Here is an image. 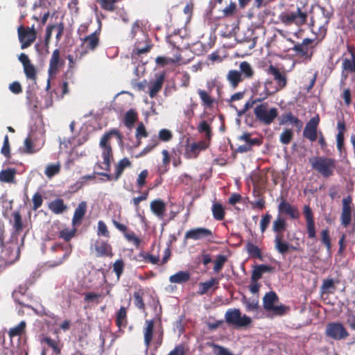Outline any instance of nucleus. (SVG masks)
I'll return each instance as SVG.
<instances>
[{
	"label": "nucleus",
	"mask_w": 355,
	"mask_h": 355,
	"mask_svg": "<svg viewBox=\"0 0 355 355\" xmlns=\"http://www.w3.org/2000/svg\"><path fill=\"white\" fill-rule=\"evenodd\" d=\"M313 169L319 173L323 178L332 176L336 166V159L324 156H317L309 159Z\"/></svg>",
	"instance_id": "7ed1b4c3"
},
{
	"label": "nucleus",
	"mask_w": 355,
	"mask_h": 355,
	"mask_svg": "<svg viewBox=\"0 0 355 355\" xmlns=\"http://www.w3.org/2000/svg\"><path fill=\"white\" fill-rule=\"evenodd\" d=\"M273 271L274 268L271 266L265 264L257 265L254 267L252 272L251 281L252 282H257L262 277L263 273L272 272Z\"/></svg>",
	"instance_id": "393cba45"
},
{
	"label": "nucleus",
	"mask_w": 355,
	"mask_h": 355,
	"mask_svg": "<svg viewBox=\"0 0 355 355\" xmlns=\"http://www.w3.org/2000/svg\"><path fill=\"white\" fill-rule=\"evenodd\" d=\"M227 261V258L226 256H225L223 254L218 255L214 261V266L213 268L214 272H216V273L219 272L223 268V266Z\"/></svg>",
	"instance_id": "864d4df0"
},
{
	"label": "nucleus",
	"mask_w": 355,
	"mask_h": 355,
	"mask_svg": "<svg viewBox=\"0 0 355 355\" xmlns=\"http://www.w3.org/2000/svg\"><path fill=\"white\" fill-rule=\"evenodd\" d=\"M98 2L103 10L113 12L115 8V4L117 2L116 0H96Z\"/></svg>",
	"instance_id": "3c124183"
},
{
	"label": "nucleus",
	"mask_w": 355,
	"mask_h": 355,
	"mask_svg": "<svg viewBox=\"0 0 355 355\" xmlns=\"http://www.w3.org/2000/svg\"><path fill=\"white\" fill-rule=\"evenodd\" d=\"M60 50L58 49L53 51L48 69V73L50 78L55 76L59 71V69L64 64V62L60 59Z\"/></svg>",
	"instance_id": "a211bd4d"
},
{
	"label": "nucleus",
	"mask_w": 355,
	"mask_h": 355,
	"mask_svg": "<svg viewBox=\"0 0 355 355\" xmlns=\"http://www.w3.org/2000/svg\"><path fill=\"white\" fill-rule=\"evenodd\" d=\"M76 230H69L68 228L64 229L60 232L59 238L62 239L64 241L69 242L74 237Z\"/></svg>",
	"instance_id": "bf43d9fd"
},
{
	"label": "nucleus",
	"mask_w": 355,
	"mask_h": 355,
	"mask_svg": "<svg viewBox=\"0 0 355 355\" xmlns=\"http://www.w3.org/2000/svg\"><path fill=\"white\" fill-rule=\"evenodd\" d=\"M226 80L230 87L233 89H236L239 87V84L244 80L239 71L236 69H231L228 71L226 75Z\"/></svg>",
	"instance_id": "bb28decb"
},
{
	"label": "nucleus",
	"mask_w": 355,
	"mask_h": 355,
	"mask_svg": "<svg viewBox=\"0 0 355 355\" xmlns=\"http://www.w3.org/2000/svg\"><path fill=\"white\" fill-rule=\"evenodd\" d=\"M16 170L8 168L0 171V181L6 183H12L15 181Z\"/></svg>",
	"instance_id": "58836bf2"
},
{
	"label": "nucleus",
	"mask_w": 355,
	"mask_h": 355,
	"mask_svg": "<svg viewBox=\"0 0 355 355\" xmlns=\"http://www.w3.org/2000/svg\"><path fill=\"white\" fill-rule=\"evenodd\" d=\"M139 257L143 258L146 263H150L152 264H159L160 262L159 257L150 254L149 253L143 252L139 254Z\"/></svg>",
	"instance_id": "4d7b16f0"
},
{
	"label": "nucleus",
	"mask_w": 355,
	"mask_h": 355,
	"mask_svg": "<svg viewBox=\"0 0 355 355\" xmlns=\"http://www.w3.org/2000/svg\"><path fill=\"white\" fill-rule=\"evenodd\" d=\"M239 140L243 141L246 144H249L254 146H261L262 141L259 138H251V134L249 132H244L242 135L239 137Z\"/></svg>",
	"instance_id": "de8ad7c7"
},
{
	"label": "nucleus",
	"mask_w": 355,
	"mask_h": 355,
	"mask_svg": "<svg viewBox=\"0 0 355 355\" xmlns=\"http://www.w3.org/2000/svg\"><path fill=\"white\" fill-rule=\"evenodd\" d=\"M288 40L294 44L291 49L295 51L297 56L302 58L306 61L311 60L314 49L318 44L315 40L304 38L301 43H295V41L291 38Z\"/></svg>",
	"instance_id": "423d86ee"
},
{
	"label": "nucleus",
	"mask_w": 355,
	"mask_h": 355,
	"mask_svg": "<svg viewBox=\"0 0 355 355\" xmlns=\"http://www.w3.org/2000/svg\"><path fill=\"white\" fill-rule=\"evenodd\" d=\"M238 71L243 80L252 79L254 75V70L247 61H243L240 63L239 70Z\"/></svg>",
	"instance_id": "2f4dec72"
},
{
	"label": "nucleus",
	"mask_w": 355,
	"mask_h": 355,
	"mask_svg": "<svg viewBox=\"0 0 355 355\" xmlns=\"http://www.w3.org/2000/svg\"><path fill=\"white\" fill-rule=\"evenodd\" d=\"M87 211V203L85 201L80 202L75 209L72 222L73 224L80 223L83 218Z\"/></svg>",
	"instance_id": "f704fd0d"
},
{
	"label": "nucleus",
	"mask_w": 355,
	"mask_h": 355,
	"mask_svg": "<svg viewBox=\"0 0 355 355\" xmlns=\"http://www.w3.org/2000/svg\"><path fill=\"white\" fill-rule=\"evenodd\" d=\"M101 32V28L92 33L89 35L85 37L83 41L84 44L85 45V48L87 49L94 51L95 50L99 44V35Z\"/></svg>",
	"instance_id": "a878e982"
},
{
	"label": "nucleus",
	"mask_w": 355,
	"mask_h": 355,
	"mask_svg": "<svg viewBox=\"0 0 355 355\" xmlns=\"http://www.w3.org/2000/svg\"><path fill=\"white\" fill-rule=\"evenodd\" d=\"M49 209L55 214H60L67 211V206L62 198H56L48 205Z\"/></svg>",
	"instance_id": "7c9ffc66"
},
{
	"label": "nucleus",
	"mask_w": 355,
	"mask_h": 355,
	"mask_svg": "<svg viewBox=\"0 0 355 355\" xmlns=\"http://www.w3.org/2000/svg\"><path fill=\"white\" fill-rule=\"evenodd\" d=\"M272 84V82L269 80H266L263 84H262L260 81H256L253 83L252 92L253 96H255L254 98L257 100V101L262 103L270 96L275 93L274 90L270 91L269 89L268 85Z\"/></svg>",
	"instance_id": "1a4fd4ad"
},
{
	"label": "nucleus",
	"mask_w": 355,
	"mask_h": 355,
	"mask_svg": "<svg viewBox=\"0 0 355 355\" xmlns=\"http://www.w3.org/2000/svg\"><path fill=\"white\" fill-rule=\"evenodd\" d=\"M347 49L351 58H343L341 77L343 80H346L349 73H354L352 80L355 82V46L347 45Z\"/></svg>",
	"instance_id": "9d476101"
},
{
	"label": "nucleus",
	"mask_w": 355,
	"mask_h": 355,
	"mask_svg": "<svg viewBox=\"0 0 355 355\" xmlns=\"http://www.w3.org/2000/svg\"><path fill=\"white\" fill-rule=\"evenodd\" d=\"M307 18V12L299 7L295 12H284L279 15V19L286 26L295 24L297 26H302L306 23Z\"/></svg>",
	"instance_id": "0eeeda50"
},
{
	"label": "nucleus",
	"mask_w": 355,
	"mask_h": 355,
	"mask_svg": "<svg viewBox=\"0 0 355 355\" xmlns=\"http://www.w3.org/2000/svg\"><path fill=\"white\" fill-rule=\"evenodd\" d=\"M115 323L119 331H121L122 328H125L128 325V314L125 307L121 306L116 311Z\"/></svg>",
	"instance_id": "c85d7f7f"
},
{
	"label": "nucleus",
	"mask_w": 355,
	"mask_h": 355,
	"mask_svg": "<svg viewBox=\"0 0 355 355\" xmlns=\"http://www.w3.org/2000/svg\"><path fill=\"white\" fill-rule=\"evenodd\" d=\"M37 149H35L33 141L30 137H27L24 140V152L27 154H33L37 152Z\"/></svg>",
	"instance_id": "774afa93"
},
{
	"label": "nucleus",
	"mask_w": 355,
	"mask_h": 355,
	"mask_svg": "<svg viewBox=\"0 0 355 355\" xmlns=\"http://www.w3.org/2000/svg\"><path fill=\"white\" fill-rule=\"evenodd\" d=\"M326 335L334 340H340L349 336V333L340 322H330L327 325Z\"/></svg>",
	"instance_id": "9b49d317"
},
{
	"label": "nucleus",
	"mask_w": 355,
	"mask_h": 355,
	"mask_svg": "<svg viewBox=\"0 0 355 355\" xmlns=\"http://www.w3.org/2000/svg\"><path fill=\"white\" fill-rule=\"evenodd\" d=\"M94 248L96 252V257H112L114 255L112 245L103 240H97L94 244Z\"/></svg>",
	"instance_id": "412c9836"
},
{
	"label": "nucleus",
	"mask_w": 355,
	"mask_h": 355,
	"mask_svg": "<svg viewBox=\"0 0 355 355\" xmlns=\"http://www.w3.org/2000/svg\"><path fill=\"white\" fill-rule=\"evenodd\" d=\"M320 122V118L317 115L312 117L306 124L303 131L304 137L311 141H315L318 137V127Z\"/></svg>",
	"instance_id": "f3484780"
},
{
	"label": "nucleus",
	"mask_w": 355,
	"mask_h": 355,
	"mask_svg": "<svg viewBox=\"0 0 355 355\" xmlns=\"http://www.w3.org/2000/svg\"><path fill=\"white\" fill-rule=\"evenodd\" d=\"M198 130L200 133H205V137L208 140L211 137V128L209 124L206 121H202L200 123Z\"/></svg>",
	"instance_id": "5fc2aeb1"
},
{
	"label": "nucleus",
	"mask_w": 355,
	"mask_h": 355,
	"mask_svg": "<svg viewBox=\"0 0 355 355\" xmlns=\"http://www.w3.org/2000/svg\"><path fill=\"white\" fill-rule=\"evenodd\" d=\"M26 323L25 321H21L17 326L10 329L8 336L10 339L15 336H21L25 331Z\"/></svg>",
	"instance_id": "37998d69"
},
{
	"label": "nucleus",
	"mask_w": 355,
	"mask_h": 355,
	"mask_svg": "<svg viewBox=\"0 0 355 355\" xmlns=\"http://www.w3.org/2000/svg\"><path fill=\"white\" fill-rule=\"evenodd\" d=\"M131 165V162L129 160L128 158L124 157L122 159H121L115 165L114 180H118L123 174L124 170L126 168L130 167Z\"/></svg>",
	"instance_id": "72a5a7b5"
},
{
	"label": "nucleus",
	"mask_w": 355,
	"mask_h": 355,
	"mask_svg": "<svg viewBox=\"0 0 355 355\" xmlns=\"http://www.w3.org/2000/svg\"><path fill=\"white\" fill-rule=\"evenodd\" d=\"M159 141L167 142L172 139L173 134L168 129H162L159 131L158 137Z\"/></svg>",
	"instance_id": "69168bd1"
},
{
	"label": "nucleus",
	"mask_w": 355,
	"mask_h": 355,
	"mask_svg": "<svg viewBox=\"0 0 355 355\" xmlns=\"http://www.w3.org/2000/svg\"><path fill=\"white\" fill-rule=\"evenodd\" d=\"M267 73L272 75L277 83V87L274 89L275 93L286 87L287 77L285 72L280 71L279 69L270 64L267 69Z\"/></svg>",
	"instance_id": "dca6fc26"
},
{
	"label": "nucleus",
	"mask_w": 355,
	"mask_h": 355,
	"mask_svg": "<svg viewBox=\"0 0 355 355\" xmlns=\"http://www.w3.org/2000/svg\"><path fill=\"white\" fill-rule=\"evenodd\" d=\"M17 31L19 40L21 44V48L22 49L30 46L35 40L36 32L33 28H30L27 27V28H25L23 26H20L18 28Z\"/></svg>",
	"instance_id": "4468645a"
},
{
	"label": "nucleus",
	"mask_w": 355,
	"mask_h": 355,
	"mask_svg": "<svg viewBox=\"0 0 355 355\" xmlns=\"http://www.w3.org/2000/svg\"><path fill=\"white\" fill-rule=\"evenodd\" d=\"M1 257L10 266L17 261L20 257V250L17 243H10L5 245L1 250Z\"/></svg>",
	"instance_id": "f8f14e48"
},
{
	"label": "nucleus",
	"mask_w": 355,
	"mask_h": 355,
	"mask_svg": "<svg viewBox=\"0 0 355 355\" xmlns=\"http://www.w3.org/2000/svg\"><path fill=\"white\" fill-rule=\"evenodd\" d=\"M144 293L141 291H136L133 294L134 304L139 310L145 311V303L143 300Z\"/></svg>",
	"instance_id": "8fccbe9b"
},
{
	"label": "nucleus",
	"mask_w": 355,
	"mask_h": 355,
	"mask_svg": "<svg viewBox=\"0 0 355 355\" xmlns=\"http://www.w3.org/2000/svg\"><path fill=\"white\" fill-rule=\"evenodd\" d=\"M293 137V132L291 129H285L281 133L279 141L282 144L287 145L290 144Z\"/></svg>",
	"instance_id": "6e6d98bb"
},
{
	"label": "nucleus",
	"mask_w": 355,
	"mask_h": 355,
	"mask_svg": "<svg viewBox=\"0 0 355 355\" xmlns=\"http://www.w3.org/2000/svg\"><path fill=\"white\" fill-rule=\"evenodd\" d=\"M243 303L248 311H257L259 308V301L257 300H250L245 299Z\"/></svg>",
	"instance_id": "338daca9"
},
{
	"label": "nucleus",
	"mask_w": 355,
	"mask_h": 355,
	"mask_svg": "<svg viewBox=\"0 0 355 355\" xmlns=\"http://www.w3.org/2000/svg\"><path fill=\"white\" fill-rule=\"evenodd\" d=\"M225 322L236 328L247 327L252 322L250 317L243 315L238 309H230L225 314Z\"/></svg>",
	"instance_id": "6e6552de"
},
{
	"label": "nucleus",
	"mask_w": 355,
	"mask_h": 355,
	"mask_svg": "<svg viewBox=\"0 0 355 355\" xmlns=\"http://www.w3.org/2000/svg\"><path fill=\"white\" fill-rule=\"evenodd\" d=\"M254 114L257 121L263 125H269L278 116L279 112L277 108L274 107L269 108L267 102H262L254 107Z\"/></svg>",
	"instance_id": "20e7f679"
},
{
	"label": "nucleus",
	"mask_w": 355,
	"mask_h": 355,
	"mask_svg": "<svg viewBox=\"0 0 355 355\" xmlns=\"http://www.w3.org/2000/svg\"><path fill=\"white\" fill-rule=\"evenodd\" d=\"M208 146L209 144L204 140L190 144V139L187 138L185 144L184 157L187 159H195L201 150L207 149Z\"/></svg>",
	"instance_id": "ddd939ff"
},
{
	"label": "nucleus",
	"mask_w": 355,
	"mask_h": 355,
	"mask_svg": "<svg viewBox=\"0 0 355 355\" xmlns=\"http://www.w3.org/2000/svg\"><path fill=\"white\" fill-rule=\"evenodd\" d=\"M24 71L27 79L35 80L37 78V70L35 66L31 62L24 67Z\"/></svg>",
	"instance_id": "09e8293b"
},
{
	"label": "nucleus",
	"mask_w": 355,
	"mask_h": 355,
	"mask_svg": "<svg viewBox=\"0 0 355 355\" xmlns=\"http://www.w3.org/2000/svg\"><path fill=\"white\" fill-rule=\"evenodd\" d=\"M278 211L280 214L288 215L292 219H297L300 216L297 208L291 205L285 199H282L279 204Z\"/></svg>",
	"instance_id": "4be33fe9"
},
{
	"label": "nucleus",
	"mask_w": 355,
	"mask_h": 355,
	"mask_svg": "<svg viewBox=\"0 0 355 355\" xmlns=\"http://www.w3.org/2000/svg\"><path fill=\"white\" fill-rule=\"evenodd\" d=\"M124 262L123 259H117L113 264V271L116 275L117 279H119L124 270Z\"/></svg>",
	"instance_id": "13d9d810"
},
{
	"label": "nucleus",
	"mask_w": 355,
	"mask_h": 355,
	"mask_svg": "<svg viewBox=\"0 0 355 355\" xmlns=\"http://www.w3.org/2000/svg\"><path fill=\"white\" fill-rule=\"evenodd\" d=\"M236 4L235 2L231 1L229 6L222 10L221 18L233 17L236 12Z\"/></svg>",
	"instance_id": "603ef678"
},
{
	"label": "nucleus",
	"mask_w": 355,
	"mask_h": 355,
	"mask_svg": "<svg viewBox=\"0 0 355 355\" xmlns=\"http://www.w3.org/2000/svg\"><path fill=\"white\" fill-rule=\"evenodd\" d=\"M44 341L45 342V343L49 346L51 348H52L53 352L58 355V354H60L61 353V349L60 347H59V345H58V342L51 338H45L44 339Z\"/></svg>",
	"instance_id": "0e129e2a"
},
{
	"label": "nucleus",
	"mask_w": 355,
	"mask_h": 355,
	"mask_svg": "<svg viewBox=\"0 0 355 355\" xmlns=\"http://www.w3.org/2000/svg\"><path fill=\"white\" fill-rule=\"evenodd\" d=\"M288 123L295 125L298 129V130H300L303 126L302 121L300 120L297 117L295 116L291 112L282 114L279 121L280 125H285Z\"/></svg>",
	"instance_id": "c756f323"
},
{
	"label": "nucleus",
	"mask_w": 355,
	"mask_h": 355,
	"mask_svg": "<svg viewBox=\"0 0 355 355\" xmlns=\"http://www.w3.org/2000/svg\"><path fill=\"white\" fill-rule=\"evenodd\" d=\"M336 290L335 282L333 279L327 278L323 280L320 291L323 294H332Z\"/></svg>",
	"instance_id": "79ce46f5"
},
{
	"label": "nucleus",
	"mask_w": 355,
	"mask_h": 355,
	"mask_svg": "<svg viewBox=\"0 0 355 355\" xmlns=\"http://www.w3.org/2000/svg\"><path fill=\"white\" fill-rule=\"evenodd\" d=\"M60 171V166L57 164H49L46 167L45 175L48 178H52L56 174L59 173Z\"/></svg>",
	"instance_id": "052dcab7"
},
{
	"label": "nucleus",
	"mask_w": 355,
	"mask_h": 355,
	"mask_svg": "<svg viewBox=\"0 0 355 355\" xmlns=\"http://www.w3.org/2000/svg\"><path fill=\"white\" fill-rule=\"evenodd\" d=\"M33 207L32 209L34 211L37 210L43 203V197L40 192H36L33 194L32 198Z\"/></svg>",
	"instance_id": "680f3d73"
},
{
	"label": "nucleus",
	"mask_w": 355,
	"mask_h": 355,
	"mask_svg": "<svg viewBox=\"0 0 355 355\" xmlns=\"http://www.w3.org/2000/svg\"><path fill=\"white\" fill-rule=\"evenodd\" d=\"M354 205L352 204V200L350 196H347L343 199V207L340 215L341 225L344 227H347L351 222L352 217V210Z\"/></svg>",
	"instance_id": "2eb2a0df"
},
{
	"label": "nucleus",
	"mask_w": 355,
	"mask_h": 355,
	"mask_svg": "<svg viewBox=\"0 0 355 355\" xmlns=\"http://www.w3.org/2000/svg\"><path fill=\"white\" fill-rule=\"evenodd\" d=\"M290 310L288 306L284 304L275 305L270 311H272L273 315L282 316L285 315Z\"/></svg>",
	"instance_id": "e2e57ef3"
},
{
	"label": "nucleus",
	"mask_w": 355,
	"mask_h": 355,
	"mask_svg": "<svg viewBox=\"0 0 355 355\" xmlns=\"http://www.w3.org/2000/svg\"><path fill=\"white\" fill-rule=\"evenodd\" d=\"M205 238H213L212 232L205 227H197L191 229L185 233V239L200 240Z\"/></svg>",
	"instance_id": "aec40b11"
},
{
	"label": "nucleus",
	"mask_w": 355,
	"mask_h": 355,
	"mask_svg": "<svg viewBox=\"0 0 355 355\" xmlns=\"http://www.w3.org/2000/svg\"><path fill=\"white\" fill-rule=\"evenodd\" d=\"M144 329V340L146 347H149L153 342L155 322L153 320H147Z\"/></svg>",
	"instance_id": "cd10ccee"
},
{
	"label": "nucleus",
	"mask_w": 355,
	"mask_h": 355,
	"mask_svg": "<svg viewBox=\"0 0 355 355\" xmlns=\"http://www.w3.org/2000/svg\"><path fill=\"white\" fill-rule=\"evenodd\" d=\"M165 79L164 73L156 75V79L150 81L149 83L148 94L150 98H154L157 93L162 89Z\"/></svg>",
	"instance_id": "5701e85b"
},
{
	"label": "nucleus",
	"mask_w": 355,
	"mask_h": 355,
	"mask_svg": "<svg viewBox=\"0 0 355 355\" xmlns=\"http://www.w3.org/2000/svg\"><path fill=\"white\" fill-rule=\"evenodd\" d=\"M116 137L120 143H122L123 135L116 128H112L106 132L101 138L99 146L102 150L101 157L103 159V165L98 164L99 168L109 172L111 169L112 162L114 159L112 148L110 144L111 138Z\"/></svg>",
	"instance_id": "f257e3e1"
},
{
	"label": "nucleus",
	"mask_w": 355,
	"mask_h": 355,
	"mask_svg": "<svg viewBox=\"0 0 355 355\" xmlns=\"http://www.w3.org/2000/svg\"><path fill=\"white\" fill-rule=\"evenodd\" d=\"M329 21V18L325 15L324 10H322L317 15L311 17V26H312L313 33L315 35V42L318 44L325 37Z\"/></svg>",
	"instance_id": "39448f33"
},
{
	"label": "nucleus",
	"mask_w": 355,
	"mask_h": 355,
	"mask_svg": "<svg viewBox=\"0 0 355 355\" xmlns=\"http://www.w3.org/2000/svg\"><path fill=\"white\" fill-rule=\"evenodd\" d=\"M151 211L159 219H164L166 206L165 202L161 199H157L151 201L150 204Z\"/></svg>",
	"instance_id": "b1692460"
},
{
	"label": "nucleus",
	"mask_w": 355,
	"mask_h": 355,
	"mask_svg": "<svg viewBox=\"0 0 355 355\" xmlns=\"http://www.w3.org/2000/svg\"><path fill=\"white\" fill-rule=\"evenodd\" d=\"M198 94L201 99L202 105L205 108H211L216 102L215 99L212 98L205 90L199 89Z\"/></svg>",
	"instance_id": "4c0bfd02"
},
{
	"label": "nucleus",
	"mask_w": 355,
	"mask_h": 355,
	"mask_svg": "<svg viewBox=\"0 0 355 355\" xmlns=\"http://www.w3.org/2000/svg\"><path fill=\"white\" fill-rule=\"evenodd\" d=\"M137 119V112L132 110H129L124 116V124L128 128H131Z\"/></svg>",
	"instance_id": "a18cd8bd"
},
{
	"label": "nucleus",
	"mask_w": 355,
	"mask_h": 355,
	"mask_svg": "<svg viewBox=\"0 0 355 355\" xmlns=\"http://www.w3.org/2000/svg\"><path fill=\"white\" fill-rule=\"evenodd\" d=\"M287 224L284 218L278 215L273 221L272 230L276 233L275 237V247L277 252L282 254L288 252L290 248L295 250V247L291 245L288 243L284 241L283 232L286 230Z\"/></svg>",
	"instance_id": "f03ea898"
},
{
	"label": "nucleus",
	"mask_w": 355,
	"mask_h": 355,
	"mask_svg": "<svg viewBox=\"0 0 355 355\" xmlns=\"http://www.w3.org/2000/svg\"><path fill=\"white\" fill-rule=\"evenodd\" d=\"M13 216V223L12 227L14 229V234L18 235L19 234L24 228L22 218L20 213L19 211H15L12 214Z\"/></svg>",
	"instance_id": "a19ab883"
},
{
	"label": "nucleus",
	"mask_w": 355,
	"mask_h": 355,
	"mask_svg": "<svg viewBox=\"0 0 355 355\" xmlns=\"http://www.w3.org/2000/svg\"><path fill=\"white\" fill-rule=\"evenodd\" d=\"M219 284V279L217 278L212 277L209 281L205 282H200L199 284L198 294L200 295L206 294L208 291L214 286H216L215 289L218 288Z\"/></svg>",
	"instance_id": "e433bc0d"
},
{
	"label": "nucleus",
	"mask_w": 355,
	"mask_h": 355,
	"mask_svg": "<svg viewBox=\"0 0 355 355\" xmlns=\"http://www.w3.org/2000/svg\"><path fill=\"white\" fill-rule=\"evenodd\" d=\"M278 300L279 297L275 292L270 291L267 293L263 298V308L268 311H270Z\"/></svg>",
	"instance_id": "473e14b6"
},
{
	"label": "nucleus",
	"mask_w": 355,
	"mask_h": 355,
	"mask_svg": "<svg viewBox=\"0 0 355 355\" xmlns=\"http://www.w3.org/2000/svg\"><path fill=\"white\" fill-rule=\"evenodd\" d=\"M213 217L216 220H222L225 218V211L220 203H214L211 208Z\"/></svg>",
	"instance_id": "c03bdc74"
},
{
	"label": "nucleus",
	"mask_w": 355,
	"mask_h": 355,
	"mask_svg": "<svg viewBox=\"0 0 355 355\" xmlns=\"http://www.w3.org/2000/svg\"><path fill=\"white\" fill-rule=\"evenodd\" d=\"M246 251L252 258L263 260V256L261 250L254 243L248 242L245 246Z\"/></svg>",
	"instance_id": "ea45409f"
},
{
	"label": "nucleus",
	"mask_w": 355,
	"mask_h": 355,
	"mask_svg": "<svg viewBox=\"0 0 355 355\" xmlns=\"http://www.w3.org/2000/svg\"><path fill=\"white\" fill-rule=\"evenodd\" d=\"M321 236V242L322 244L324 245L328 253L331 252V238L329 235V230L326 228L321 231L320 232Z\"/></svg>",
	"instance_id": "49530a36"
},
{
	"label": "nucleus",
	"mask_w": 355,
	"mask_h": 355,
	"mask_svg": "<svg viewBox=\"0 0 355 355\" xmlns=\"http://www.w3.org/2000/svg\"><path fill=\"white\" fill-rule=\"evenodd\" d=\"M51 251L55 252L58 251H63L64 253L63 256L58 261H52L50 264L51 267L58 266L64 263L68 259L72 252V245L71 244L64 245L62 243H55L51 247Z\"/></svg>",
	"instance_id": "6ab92c4d"
},
{
	"label": "nucleus",
	"mask_w": 355,
	"mask_h": 355,
	"mask_svg": "<svg viewBox=\"0 0 355 355\" xmlns=\"http://www.w3.org/2000/svg\"><path fill=\"white\" fill-rule=\"evenodd\" d=\"M191 278L190 272L188 271H179L169 277V282L173 284H183L188 282Z\"/></svg>",
	"instance_id": "c9c22d12"
}]
</instances>
